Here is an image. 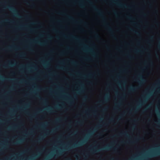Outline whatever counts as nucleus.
I'll return each instance as SVG.
<instances>
[{"label":"nucleus","instance_id":"680f3d73","mask_svg":"<svg viewBox=\"0 0 160 160\" xmlns=\"http://www.w3.org/2000/svg\"><path fill=\"white\" fill-rule=\"evenodd\" d=\"M30 31L32 32H33L34 31L32 29H30Z\"/></svg>","mask_w":160,"mask_h":160},{"label":"nucleus","instance_id":"b1692460","mask_svg":"<svg viewBox=\"0 0 160 160\" xmlns=\"http://www.w3.org/2000/svg\"><path fill=\"white\" fill-rule=\"evenodd\" d=\"M108 25V24L107 23H106V26L107 27V28L108 30L111 33H112L113 32V31H112V28L111 27H109Z\"/></svg>","mask_w":160,"mask_h":160},{"label":"nucleus","instance_id":"a19ab883","mask_svg":"<svg viewBox=\"0 0 160 160\" xmlns=\"http://www.w3.org/2000/svg\"><path fill=\"white\" fill-rule=\"evenodd\" d=\"M52 31L54 32H58V31L55 28H53L52 29Z\"/></svg>","mask_w":160,"mask_h":160},{"label":"nucleus","instance_id":"864d4df0","mask_svg":"<svg viewBox=\"0 0 160 160\" xmlns=\"http://www.w3.org/2000/svg\"><path fill=\"white\" fill-rule=\"evenodd\" d=\"M4 98H5V99L6 100H8V101H9V98H7V97H5Z\"/></svg>","mask_w":160,"mask_h":160},{"label":"nucleus","instance_id":"de8ad7c7","mask_svg":"<svg viewBox=\"0 0 160 160\" xmlns=\"http://www.w3.org/2000/svg\"><path fill=\"white\" fill-rule=\"evenodd\" d=\"M158 47L159 48H160V39H159V42L158 45Z\"/></svg>","mask_w":160,"mask_h":160},{"label":"nucleus","instance_id":"7ed1b4c3","mask_svg":"<svg viewBox=\"0 0 160 160\" xmlns=\"http://www.w3.org/2000/svg\"><path fill=\"white\" fill-rule=\"evenodd\" d=\"M112 147L111 145H108L106 147L101 148L99 149H98L95 151H94L93 149H92V148H91L90 149V151L91 152L94 153V152H99L101 151L109 150L112 149Z\"/></svg>","mask_w":160,"mask_h":160},{"label":"nucleus","instance_id":"f3484780","mask_svg":"<svg viewBox=\"0 0 160 160\" xmlns=\"http://www.w3.org/2000/svg\"><path fill=\"white\" fill-rule=\"evenodd\" d=\"M63 37H65L66 38H71L72 39L75 40L77 41H79L80 40V39L72 35H71L69 37H67L65 35H63Z\"/></svg>","mask_w":160,"mask_h":160},{"label":"nucleus","instance_id":"338daca9","mask_svg":"<svg viewBox=\"0 0 160 160\" xmlns=\"http://www.w3.org/2000/svg\"><path fill=\"white\" fill-rule=\"evenodd\" d=\"M143 15L144 16H146V14H145V13H143Z\"/></svg>","mask_w":160,"mask_h":160},{"label":"nucleus","instance_id":"f257e3e1","mask_svg":"<svg viewBox=\"0 0 160 160\" xmlns=\"http://www.w3.org/2000/svg\"><path fill=\"white\" fill-rule=\"evenodd\" d=\"M87 2L88 3L92 6V8L93 10L97 12L98 15L101 17L102 18L103 22H105L106 20V18L104 15L103 12L101 10L98 9L96 6L93 5L92 2L91 1L88 0H87Z\"/></svg>","mask_w":160,"mask_h":160},{"label":"nucleus","instance_id":"79ce46f5","mask_svg":"<svg viewBox=\"0 0 160 160\" xmlns=\"http://www.w3.org/2000/svg\"><path fill=\"white\" fill-rule=\"evenodd\" d=\"M79 5L81 8H83L84 7V5L82 3L79 2Z\"/></svg>","mask_w":160,"mask_h":160},{"label":"nucleus","instance_id":"2eb2a0df","mask_svg":"<svg viewBox=\"0 0 160 160\" xmlns=\"http://www.w3.org/2000/svg\"><path fill=\"white\" fill-rule=\"evenodd\" d=\"M39 156V154L36 155H34L29 158H27L26 160H35V159L38 158Z\"/></svg>","mask_w":160,"mask_h":160},{"label":"nucleus","instance_id":"3c124183","mask_svg":"<svg viewBox=\"0 0 160 160\" xmlns=\"http://www.w3.org/2000/svg\"><path fill=\"white\" fill-rule=\"evenodd\" d=\"M54 131V130H52L49 132L50 133H52Z\"/></svg>","mask_w":160,"mask_h":160},{"label":"nucleus","instance_id":"412c9836","mask_svg":"<svg viewBox=\"0 0 160 160\" xmlns=\"http://www.w3.org/2000/svg\"><path fill=\"white\" fill-rule=\"evenodd\" d=\"M23 141V139L21 138L18 140L17 141L13 142V144L17 145L21 143Z\"/></svg>","mask_w":160,"mask_h":160},{"label":"nucleus","instance_id":"39448f33","mask_svg":"<svg viewBox=\"0 0 160 160\" xmlns=\"http://www.w3.org/2000/svg\"><path fill=\"white\" fill-rule=\"evenodd\" d=\"M110 97V95L109 94L107 93L105 95L103 99L102 100H101L98 102L101 103H104L107 102L109 100Z\"/></svg>","mask_w":160,"mask_h":160},{"label":"nucleus","instance_id":"72a5a7b5","mask_svg":"<svg viewBox=\"0 0 160 160\" xmlns=\"http://www.w3.org/2000/svg\"><path fill=\"white\" fill-rule=\"evenodd\" d=\"M62 154V151H60L59 152L57 153L55 155V156H58V155H61Z\"/></svg>","mask_w":160,"mask_h":160},{"label":"nucleus","instance_id":"e2e57ef3","mask_svg":"<svg viewBox=\"0 0 160 160\" xmlns=\"http://www.w3.org/2000/svg\"><path fill=\"white\" fill-rule=\"evenodd\" d=\"M126 70L125 69H124V70H122V72H125L126 71Z\"/></svg>","mask_w":160,"mask_h":160},{"label":"nucleus","instance_id":"49530a36","mask_svg":"<svg viewBox=\"0 0 160 160\" xmlns=\"http://www.w3.org/2000/svg\"><path fill=\"white\" fill-rule=\"evenodd\" d=\"M79 23H83L85 24V25H86V22H83V21L82 20H80V21L79 22Z\"/></svg>","mask_w":160,"mask_h":160},{"label":"nucleus","instance_id":"603ef678","mask_svg":"<svg viewBox=\"0 0 160 160\" xmlns=\"http://www.w3.org/2000/svg\"><path fill=\"white\" fill-rule=\"evenodd\" d=\"M113 150L114 152H116V150H117V148H113Z\"/></svg>","mask_w":160,"mask_h":160},{"label":"nucleus","instance_id":"a18cd8bd","mask_svg":"<svg viewBox=\"0 0 160 160\" xmlns=\"http://www.w3.org/2000/svg\"><path fill=\"white\" fill-rule=\"evenodd\" d=\"M127 18H128L129 19H133V18H132V17L130 16H127Z\"/></svg>","mask_w":160,"mask_h":160},{"label":"nucleus","instance_id":"8fccbe9b","mask_svg":"<svg viewBox=\"0 0 160 160\" xmlns=\"http://www.w3.org/2000/svg\"><path fill=\"white\" fill-rule=\"evenodd\" d=\"M26 48H28V50H29V51H33V50L32 49H31V48H29L28 47H26Z\"/></svg>","mask_w":160,"mask_h":160},{"label":"nucleus","instance_id":"58836bf2","mask_svg":"<svg viewBox=\"0 0 160 160\" xmlns=\"http://www.w3.org/2000/svg\"><path fill=\"white\" fill-rule=\"evenodd\" d=\"M57 68L58 69H63V70H65L66 69L65 68H63V67H59V66H57Z\"/></svg>","mask_w":160,"mask_h":160},{"label":"nucleus","instance_id":"4468645a","mask_svg":"<svg viewBox=\"0 0 160 160\" xmlns=\"http://www.w3.org/2000/svg\"><path fill=\"white\" fill-rule=\"evenodd\" d=\"M141 138L140 137L139 138H135V139L134 141H129L128 142H127V141H126V142H124V141H122L121 142H122V143H128V142H129V143H135V142H137L138 140V139H141Z\"/></svg>","mask_w":160,"mask_h":160},{"label":"nucleus","instance_id":"5fc2aeb1","mask_svg":"<svg viewBox=\"0 0 160 160\" xmlns=\"http://www.w3.org/2000/svg\"><path fill=\"white\" fill-rule=\"evenodd\" d=\"M42 62L43 63V64L44 65H45L47 63V62H45V63H44V62H43V61H42Z\"/></svg>","mask_w":160,"mask_h":160},{"label":"nucleus","instance_id":"c03bdc74","mask_svg":"<svg viewBox=\"0 0 160 160\" xmlns=\"http://www.w3.org/2000/svg\"><path fill=\"white\" fill-rule=\"evenodd\" d=\"M113 12H114V14L116 16V17H118V14L117 13V12L115 11H113Z\"/></svg>","mask_w":160,"mask_h":160},{"label":"nucleus","instance_id":"473e14b6","mask_svg":"<svg viewBox=\"0 0 160 160\" xmlns=\"http://www.w3.org/2000/svg\"><path fill=\"white\" fill-rule=\"evenodd\" d=\"M29 148H28V149L26 150H25L23 152H21L20 154H18V156H20V155L21 154H23V153H25V152H27L29 150Z\"/></svg>","mask_w":160,"mask_h":160},{"label":"nucleus","instance_id":"dca6fc26","mask_svg":"<svg viewBox=\"0 0 160 160\" xmlns=\"http://www.w3.org/2000/svg\"><path fill=\"white\" fill-rule=\"evenodd\" d=\"M15 64L14 63H12L11 62L9 61L7 64H5L3 65L5 68H8L11 66H14Z\"/></svg>","mask_w":160,"mask_h":160},{"label":"nucleus","instance_id":"aec40b11","mask_svg":"<svg viewBox=\"0 0 160 160\" xmlns=\"http://www.w3.org/2000/svg\"><path fill=\"white\" fill-rule=\"evenodd\" d=\"M32 42L33 43H38V44L42 45H45L46 44L45 42H42L39 41H37L36 40H32Z\"/></svg>","mask_w":160,"mask_h":160},{"label":"nucleus","instance_id":"37998d69","mask_svg":"<svg viewBox=\"0 0 160 160\" xmlns=\"http://www.w3.org/2000/svg\"><path fill=\"white\" fill-rule=\"evenodd\" d=\"M134 51L136 53H138L141 52V51L139 50L136 49H135Z\"/></svg>","mask_w":160,"mask_h":160},{"label":"nucleus","instance_id":"f704fd0d","mask_svg":"<svg viewBox=\"0 0 160 160\" xmlns=\"http://www.w3.org/2000/svg\"><path fill=\"white\" fill-rule=\"evenodd\" d=\"M71 63L72 64H73V65H76L77 64V62L73 61H71Z\"/></svg>","mask_w":160,"mask_h":160},{"label":"nucleus","instance_id":"69168bd1","mask_svg":"<svg viewBox=\"0 0 160 160\" xmlns=\"http://www.w3.org/2000/svg\"><path fill=\"white\" fill-rule=\"evenodd\" d=\"M89 83L90 84H92V82H89Z\"/></svg>","mask_w":160,"mask_h":160},{"label":"nucleus","instance_id":"0e129e2a","mask_svg":"<svg viewBox=\"0 0 160 160\" xmlns=\"http://www.w3.org/2000/svg\"><path fill=\"white\" fill-rule=\"evenodd\" d=\"M93 56H95V53L94 52H93Z\"/></svg>","mask_w":160,"mask_h":160},{"label":"nucleus","instance_id":"1a4fd4ad","mask_svg":"<svg viewBox=\"0 0 160 160\" xmlns=\"http://www.w3.org/2000/svg\"><path fill=\"white\" fill-rule=\"evenodd\" d=\"M150 94H147L146 96H143L142 97V100H140L138 102L139 104H142L146 102L149 98Z\"/></svg>","mask_w":160,"mask_h":160},{"label":"nucleus","instance_id":"5701e85b","mask_svg":"<svg viewBox=\"0 0 160 160\" xmlns=\"http://www.w3.org/2000/svg\"><path fill=\"white\" fill-rule=\"evenodd\" d=\"M79 83L80 85L81 88L80 89H78L77 90V92L78 93L81 92L82 91V89L83 88V84L80 82H79Z\"/></svg>","mask_w":160,"mask_h":160},{"label":"nucleus","instance_id":"6ab92c4d","mask_svg":"<svg viewBox=\"0 0 160 160\" xmlns=\"http://www.w3.org/2000/svg\"><path fill=\"white\" fill-rule=\"evenodd\" d=\"M83 46H84V47H85V49H84V48L82 49V50H83V51L85 52H86L87 51H90V52H92V50L91 49L88 48V46L87 45H84Z\"/></svg>","mask_w":160,"mask_h":160},{"label":"nucleus","instance_id":"f03ea898","mask_svg":"<svg viewBox=\"0 0 160 160\" xmlns=\"http://www.w3.org/2000/svg\"><path fill=\"white\" fill-rule=\"evenodd\" d=\"M92 133V132H91V133L88 134H87V136L85 137V139H83L82 141L78 142V143L74 144L72 147L68 148V149H69L70 148H76L77 147L79 146L82 145L84 143H85L86 142L87 138L89 137L90 135Z\"/></svg>","mask_w":160,"mask_h":160},{"label":"nucleus","instance_id":"c756f323","mask_svg":"<svg viewBox=\"0 0 160 160\" xmlns=\"http://www.w3.org/2000/svg\"><path fill=\"white\" fill-rule=\"evenodd\" d=\"M8 49L9 50H11L12 49H19V48H17L16 46H9L8 47Z\"/></svg>","mask_w":160,"mask_h":160},{"label":"nucleus","instance_id":"423d86ee","mask_svg":"<svg viewBox=\"0 0 160 160\" xmlns=\"http://www.w3.org/2000/svg\"><path fill=\"white\" fill-rule=\"evenodd\" d=\"M138 78L137 79V80H138L139 83L140 85L143 84L146 81L143 76L140 74L138 75Z\"/></svg>","mask_w":160,"mask_h":160},{"label":"nucleus","instance_id":"bb28decb","mask_svg":"<svg viewBox=\"0 0 160 160\" xmlns=\"http://www.w3.org/2000/svg\"><path fill=\"white\" fill-rule=\"evenodd\" d=\"M43 136H41L40 137L38 138L37 140H36L35 142L36 143L40 142L43 139Z\"/></svg>","mask_w":160,"mask_h":160},{"label":"nucleus","instance_id":"7c9ffc66","mask_svg":"<svg viewBox=\"0 0 160 160\" xmlns=\"http://www.w3.org/2000/svg\"><path fill=\"white\" fill-rule=\"evenodd\" d=\"M160 86V82L158 81L157 83L153 84L154 87H159Z\"/></svg>","mask_w":160,"mask_h":160},{"label":"nucleus","instance_id":"4c0bfd02","mask_svg":"<svg viewBox=\"0 0 160 160\" xmlns=\"http://www.w3.org/2000/svg\"><path fill=\"white\" fill-rule=\"evenodd\" d=\"M83 59L86 60H91V58L88 57L84 58Z\"/></svg>","mask_w":160,"mask_h":160},{"label":"nucleus","instance_id":"0eeeda50","mask_svg":"<svg viewBox=\"0 0 160 160\" xmlns=\"http://www.w3.org/2000/svg\"><path fill=\"white\" fill-rule=\"evenodd\" d=\"M7 8L12 11L15 15L18 17H21V16H20L18 13V12L17 9L13 7L12 6H8L7 7Z\"/></svg>","mask_w":160,"mask_h":160},{"label":"nucleus","instance_id":"393cba45","mask_svg":"<svg viewBox=\"0 0 160 160\" xmlns=\"http://www.w3.org/2000/svg\"><path fill=\"white\" fill-rule=\"evenodd\" d=\"M128 28L132 32H134L137 35H138V36H140V33L138 32H137V31H136L134 30L133 29H132V28H130V27H129Z\"/></svg>","mask_w":160,"mask_h":160},{"label":"nucleus","instance_id":"e433bc0d","mask_svg":"<svg viewBox=\"0 0 160 160\" xmlns=\"http://www.w3.org/2000/svg\"><path fill=\"white\" fill-rule=\"evenodd\" d=\"M85 76V77H92L93 76V74L92 73H90L88 76Z\"/></svg>","mask_w":160,"mask_h":160},{"label":"nucleus","instance_id":"774afa93","mask_svg":"<svg viewBox=\"0 0 160 160\" xmlns=\"http://www.w3.org/2000/svg\"><path fill=\"white\" fill-rule=\"evenodd\" d=\"M158 89L159 90V91L160 92V88L159 87H158Z\"/></svg>","mask_w":160,"mask_h":160},{"label":"nucleus","instance_id":"09e8293b","mask_svg":"<svg viewBox=\"0 0 160 160\" xmlns=\"http://www.w3.org/2000/svg\"><path fill=\"white\" fill-rule=\"evenodd\" d=\"M65 54V52H61L60 54L61 55H64Z\"/></svg>","mask_w":160,"mask_h":160},{"label":"nucleus","instance_id":"9b49d317","mask_svg":"<svg viewBox=\"0 0 160 160\" xmlns=\"http://www.w3.org/2000/svg\"><path fill=\"white\" fill-rule=\"evenodd\" d=\"M147 159V157H144L138 156L137 157H134L130 160H143Z\"/></svg>","mask_w":160,"mask_h":160},{"label":"nucleus","instance_id":"6e6552de","mask_svg":"<svg viewBox=\"0 0 160 160\" xmlns=\"http://www.w3.org/2000/svg\"><path fill=\"white\" fill-rule=\"evenodd\" d=\"M112 2L115 5L118 6L119 7L121 8H131V7L129 6H128L125 4H123L121 3L118 2H115L113 0L112 1Z\"/></svg>","mask_w":160,"mask_h":160},{"label":"nucleus","instance_id":"c85d7f7f","mask_svg":"<svg viewBox=\"0 0 160 160\" xmlns=\"http://www.w3.org/2000/svg\"><path fill=\"white\" fill-rule=\"evenodd\" d=\"M93 33L94 34V36L96 38L99 39L100 38V36L97 32H94Z\"/></svg>","mask_w":160,"mask_h":160},{"label":"nucleus","instance_id":"ddd939ff","mask_svg":"<svg viewBox=\"0 0 160 160\" xmlns=\"http://www.w3.org/2000/svg\"><path fill=\"white\" fill-rule=\"evenodd\" d=\"M125 97V94H123L121 96H118V98H119V101L117 102V104H119L121 101L123 99H124Z\"/></svg>","mask_w":160,"mask_h":160},{"label":"nucleus","instance_id":"2f4dec72","mask_svg":"<svg viewBox=\"0 0 160 160\" xmlns=\"http://www.w3.org/2000/svg\"><path fill=\"white\" fill-rule=\"evenodd\" d=\"M18 56L20 57H23L26 56V54L25 53H21L18 54Z\"/></svg>","mask_w":160,"mask_h":160},{"label":"nucleus","instance_id":"6e6d98bb","mask_svg":"<svg viewBox=\"0 0 160 160\" xmlns=\"http://www.w3.org/2000/svg\"><path fill=\"white\" fill-rule=\"evenodd\" d=\"M48 38H49V39H51V38H52V37H51V36H50L49 35V36H48Z\"/></svg>","mask_w":160,"mask_h":160},{"label":"nucleus","instance_id":"9d476101","mask_svg":"<svg viewBox=\"0 0 160 160\" xmlns=\"http://www.w3.org/2000/svg\"><path fill=\"white\" fill-rule=\"evenodd\" d=\"M138 88V87H136L132 85L128 88V91L130 92H133Z\"/></svg>","mask_w":160,"mask_h":160},{"label":"nucleus","instance_id":"a878e982","mask_svg":"<svg viewBox=\"0 0 160 160\" xmlns=\"http://www.w3.org/2000/svg\"><path fill=\"white\" fill-rule=\"evenodd\" d=\"M159 155H160V151L155 153H153L152 154H151L150 155H149V156L152 157V156H157Z\"/></svg>","mask_w":160,"mask_h":160},{"label":"nucleus","instance_id":"ea45409f","mask_svg":"<svg viewBox=\"0 0 160 160\" xmlns=\"http://www.w3.org/2000/svg\"><path fill=\"white\" fill-rule=\"evenodd\" d=\"M127 56L128 57V58L130 59L133 58H134L133 57L129 55H127Z\"/></svg>","mask_w":160,"mask_h":160},{"label":"nucleus","instance_id":"bf43d9fd","mask_svg":"<svg viewBox=\"0 0 160 160\" xmlns=\"http://www.w3.org/2000/svg\"><path fill=\"white\" fill-rule=\"evenodd\" d=\"M59 63L60 64H62L63 63V62H59Z\"/></svg>","mask_w":160,"mask_h":160},{"label":"nucleus","instance_id":"20e7f679","mask_svg":"<svg viewBox=\"0 0 160 160\" xmlns=\"http://www.w3.org/2000/svg\"><path fill=\"white\" fill-rule=\"evenodd\" d=\"M76 98V96L74 95L73 97H69L67 98H65L63 97H60L59 98H61L62 99L66 101L68 103H72L73 100Z\"/></svg>","mask_w":160,"mask_h":160},{"label":"nucleus","instance_id":"052dcab7","mask_svg":"<svg viewBox=\"0 0 160 160\" xmlns=\"http://www.w3.org/2000/svg\"><path fill=\"white\" fill-rule=\"evenodd\" d=\"M153 38V37L152 36H151L150 37V39L151 40Z\"/></svg>","mask_w":160,"mask_h":160},{"label":"nucleus","instance_id":"cd10ccee","mask_svg":"<svg viewBox=\"0 0 160 160\" xmlns=\"http://www.w3.org/2000/svg\"><path fill=\"white\" fill-rule=\"evenodd\" d=\"M36 95L38 97V98L40 100L42 101L43 102H46V99H44L42 98L41 96L39 95H38L37 94Z\"/></svg>","mask_w":160,"mask_h":160},{"label":"nucleus","instance_id":"f8f14e48","mask_svg":"<svg viewBox=\"0 0 160 160\" xmlns=\"http://www.w3.org/2000/svg\"><path fill=\"white\" fill-rule=\"evenodd\" d=\"M58 14H59L66 15L64 13V12H59V13H58ZM66 16H67V18L69 20H71L73 21V22H75V23H78V22L76 20H75L72 17H71V16L67 15H66Z\"/></svg>","mask_w":160,"mask_h":160},{"label":"nucleus","instance_id":"13d9d810","mask_svg":"<svg viewBox=\"0 0 160 160\" xmlns=\"http://www.w3.org/2000/svg\"><path fill=\"white\" fill-rule=\"evenodd\" d=\"M112 36L113 37V38L115 39H116V38L113 35V34H112Z\"/></svg>","mask_w":160,"mask_h":160},{"label":"nucleus","instance_id":"4d7b16f0","mask_svg":"<svg viewBox=\"0 0 160 160\" xmlns=\"http://www.w3.org/2000/svg\"><path fill=\"white\" fill-rule=\"evenodd\" d=\"M115 159L114 158H111L110 159V160H115Z\"/></svg>","mask_w":160,"mask_h":160},{"label":"nucleus","instance_id":"a211bd4d","mask_svg":"<svg viewBox=\"0 0 160 160\" xmlns=\"http://www.w3.org/2000/svg\"><path fill=\"white\" fill-rule=\"evenodd\" d=\"M54 156V154H52L48 156L43 160H49L53 158Z\"/></svg>","mask_w":160,"mask_h":160},{"label":"nucleus","instance_id":"c9c22d12","mask_svg":"<svg viewBox=\"0 0 160 160\" xmlns=\"http://www.w3.org/2000/svg\"><path fill=\"white\" fill-rule=\"evenodd\" d=\"M88 98V97L87 96H86L84 97L83 98V101L84 102H85L87 99Z\"/></svg>","mask_w":160,"mask_h":160},{"label":"nucleus","instance_id":"4be33fe9","mask_svg":"<svg viewBox=\"0 0 160 160\" xmlns=\"http://www.w3.org/2000/svg\"><path fill=\"white\" fill-rule=\"evenodd\" d=\"M119 136H124L127 137H129V135L127 132H121L119 134Z\"/></svg>","mask_w":160,"mask_h":160}]
</instances>
